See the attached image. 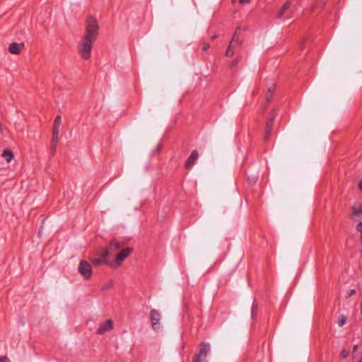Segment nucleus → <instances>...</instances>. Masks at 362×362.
Here are the masks:
<instances>
[{
	"label": "nucleus",
	"mask_w": 362,
	"mask_h": 362,
	"mask_svg": "<svg viewBox=\"0 0 362 362\" xmlns=\"http://www.w3.org/2000/svg\"><path fill=\"white\" fill-rule=\"evenodd\" d=\"M99 33V25L95 18L90 16L86 21L85 34L78 44V52L82 59L86 60L91 56L94 42Z\"/></svg>",
	"instance_id": "nucleus-1"
},
{
	"label": "nucleus",
	"mask_w": 362,
	"mask_h": 362,
	"mask_svg": "<svg viewBox=\"0 0 362 362\" xmlns=\"http://www.w3.org/2000/svg\"><path fill=\"white\" fill-rule=\"evenodd\" d=\"M132 251L133 248L132 247L122 249L118 254H117L113 260L106 261V264L114 269L119 267Z\"/></svg>",
	"instance_id": "nucleus-2"
},
{
	"label": "nucleus",
	"mask_w": 362,
	"mask_h": 362,
	"mask_svg": "<svg viewBox=\"0 0 362 362\" xmlns=\"http://www.w3.org/2000/svg\"><path fill=\"white\" fill-rule=\"evenodd\" d=\"M210 344L208 342H202L199 345V351L192 358V362H207L206 357L210 352Z\"/></svg>",
	"instance_id": "nucleus-3"
},
{
	"label": "nucleus",
	"mask_w": 362,
	"mask_h": 362,
	"mask_svg": "<svg viewBox=\"0 0 362 362\" xmlns=\"http://www.w3.org/2000/svg\"><path fill=\"white\" fill-rule=\"evenodd\" d=\"M150 320L152 325V328L155 331L160 330L161 325L160 320H161V313L156 309H151L150 312Z\"/></svg>",
	"instance_id": "nucleus-4"
},
{
	"label": "nucleus",
	"mask_w": 362,
	"mask_h": 362,
	"mask_svg": "<svg viewBox=\"0 0 362 362\" xmlns=\"http://www.w3.org/2000/svg\"><path fill=\"white\" fill-rule=\"evenodd\" d=\"M79 273L86 279H88L92 276L91 265L87 261H81L78 266Z\"/></svg>",
	"instance_id": "nucleus-5"
},
{
	"label": "nucleus",
	"mask_w": 362,
	"mask_h": 362,
	"mask_svg": "<svg viewBox=\"0 0 362 362\" xmlns=\"http://www.w3.org/2000/svg\"><path fill=\"white\" fill-rule=\"evenodd\" d=\"M122 247V243L118 241L117 239H112L105 250L102 253L103 257H107L112 252L119 250Z\"/></svg>",
	"instance_id": "nucleus-6"
},
{
	"label": "nucleus",
	"mask_w": 362,
	"mask_h": 362,
	"mask_svg": "<svg viewBox=\"0 0 362 362\" xmlns=\"http://www.w3.org/2000/svg\"><path fill=\"white\" fill-rule=\"evenodd\" d=\"M238 30H236L233 36L231 41L230 42V45L226 50V55L227 57H231L234 54V50L237 46L240 45L238 38L237 37Z\"/></svg>",
	"instance_id": "nucleus-7"
},
{
	"label": "nucleus",
	"mask_w": 362,
	"mask_h": 362,
	"mask_svg": "<svg viewBox=\"0 0 362 362\" xmlns=\"http://www.w3.org/2000/svg\"><path fill=\"white\" fill-rule=\"evenodd\" d=\"M113 322L112 320H107L105 322H103L99 326L97 334H104L105 332L110 331L113 329Z\"/></svg>",
	"instance_id": "nucleus-8"
},
{
	"label": "nucleus",
	"mask_w": 362,
	"mask_h": 362,
	"mask_svg": "<svg viewBox=\"0 0 362 362\" xmlns=\"http://www.w3.org/2000/svg\"><path fill=\"white\" fill-rule=\"evenodd\" d=\"M198 157H199V153L197 150H194L190 156H189V158H187L186 163H185V168H191L194 164L195 163V162L197 161V160L198 159Z\"/></svg>",
	"instance_id": "nucleus-9"
},
{
	"label": "nucleus",
	"mask_w": 362,
	"mask_h": 362,
	"mask_svg": "<svg viewBox=\"0 0 362 362\" xmlns=\"http://www.w3.org/2000/svg\"><path fill=\"white\" fill-rule=\"evenodd\" d=\"M24 47L23 43L12 42L8 47V51L11 54H18Z\"/></svg>",
	"instance_id": "nucleus-10"
},
{
	"label": "nucleus",
	"mask_w": 362,
	"mask_h": 362,
	"mask_svg": "<svg viewBox=\"0 0 362 362\" xmlns=\"http://www.w3.org/2000/svg\"><path fill=\"white\" fill-rule=\"evenodd\" d=\"M274 120V116L273 115H270V118L267 121L266 123V130H265V135H264V139L267 140L269 138V135L270 134V132L272 131V127H273V122Z\"/></svg>",
	"instance_id": "nucleus-11"
},
{
	"label": "nucleus",
	"mask_w": 362,
	"mask_h": 362,
	"mask_svg": "<svg viewBox=\"0 0 362 362\" xmlns=\"http://www.w3.org/2000/svg\"><path fill=\"white\" fill-rule=\"evenodd\" d=\"M61 123L62 117L60 115H57L54 119V126L52 129V132H54L55 134H59Z\"/></svg>",
	"instance_id": "nucleus-12"
},
{
	"label": "nucleus",
	"mask_w": 362,
	"mask_h": 362,
	"mask_svg": "<svg viewBox=\"0 0 362 362\" xmlns=\"http://www.w3.org/2000/svg\"><path fill=\"white\" fill-rule=\"evenodd\" d=\"M1 156L7 161V163H10L13 158V154L9 149L4 150Z\"/></svg>",
	"instance_id": "nucleus-13"
},
{
	"label": "nucleus",
	"mask_w": 362,
	"mask_h": 362,
	"mask_svg": "<svg viewBox=\"0 0 362 362\" xmlns=\"http://www.w3.org/2000/svg\"><path fill=\"white\" fill-rule=\"evenodd\" d=\"M362 214V206H354L351 209V216L352 218H355L356 216Z\"/></svg>",
	"instance_id": "nucleus-14"
},
{
	"label": "nucleus",
	"mask_w": 362,
	"mask_h": 362,
	"mask_svg": "<svg viewBox=\"0 0 362 362\" xmlns=\"http://www.w3.org/2000/svg\"><path fill=\"white\" fill-rule=\"evenodd\" d=\"M102 258H93L91 259V263L94 266H98L102 264H106V261H109L107 257H103L101 255Z\"/></svg>",
	"instance_id": "nucleus-15"
},
{
	"label": "nucleus",
	"mask_w": 362,
	"mask_h": 362,
	"mask_svg": "<svg viewBox=\"0 0 362 362\" xmlns=\"http://www.w3.org/2000/svg\"><path fill=\"white\" fill-rule=\"evenodd\" d=\"M290 6H291V3L289 1H286L283 5L279 11L278 15H277L278 18H281L283 16V15L284 14V13L286 12V11L290 7Z\"/></svg>",
	"instance_id": "nucleus-16"
},
{
	"label": "nucleus",
	"mask_w": 362,
	"mask_h": 362,
	"mask_svg": "<svg viewBox=\"0 0 362 362\" xmlns=\"http://www.w3.org/2000/svg\"><path fill=\"white\" fill-rule=\"evenodd\" d=\"M346 317L344 315H341L338 317L337 324L339 327H342L346 323Z\"/></svg>",
	"instance_id": "nucleus-17"
},
{
	"label": "nucleus",
	"mask_w": 362,
	"mask_h": 362,
	"mask_svg": "<svg viewBox=\"0 0 362 362\" xmlns=\"http://www.w3.org/2000/svg\"><path fill=\"white\" fill-rule=\"evenodd\" d=\"M58 135L55 134L54 132H52V139L51 141V145L57 146V142H58Z\"/></svg>",
	"instance_id": "nucleus-18"
},
{
	"label": "nucleus",
	"mask_w": 362,
	"mask_h": 362,
	"mask_svg": "<svg viewBox=\"0 0 362 362\" xmlns=\"http://www.w3.org/2000/svg\"><path fill=\"white\" fill-rule=\"evenodd\" d=\"M349 355V351L346 349H343L341 350V353H340V356L343 358V359H345Z\"/></svg>",
	"instance_id": "nucleus-19"
},
{
	"label": "nucleus",
	"mask_w": 362,
	"mask_h": 362,
	"mask_svg": "<svg viewBox=\"0 0 362 362\" xmlns=\"http://www.w3.org/2000/svg\"><path fill=\"white\" fill-rule=\"evenodd\" d=\"M273 96V93L267 92L265 95V98L267 103H269V101L272 100Z\"/></svg>",
	"instance_id": "nucleus-20"
},
{
	"label": "nucleus",
	"mask_w": 362,
	"mask_h": 362,
	"mask_svg": "<svg viewBox=\"0 0 362 362\" xmlns=\"http://www.w3.org/2000/svg\"><path fill=\"white\" fill-rule=\"evenodd\" d=\"M355 293H356L355 289H350L349 291H347L346 298H349V297L352 296L353 295H354Z\"/></svg>",
	"instance_id": "nucleus-21"
},
{
	"label": "nucleus",
	"mask_w": 362,
	"mask_h": 362,
	"mask_svg": "<svg viewBox=\"0 0 362 362\" xmlns=\"http://www.w3.org/2000/svg\"><path fill=\"white\" fill-rule=\"evenodd\" d=\"M113 282L112 281H110L105 286L102 288L103 290L107 289L109 287L112 286Z\"/></svg>",
	"instance_id": "nucleus-22"
},
{
	"label": "nucleus",
	"mask_w": 362,
	"mask_h": 362,
	"mask_svg": "<svg viewBox=\"0 0 362 362\" xmlns=\"http://www.w3.org/2000/svg\"><path fill=\"white\" fill-rule=\"evenodd\" d=\"M257 309V305H255V303H253V305H252V317H253V316L255 315V314L256 313Z\"/></svg>",
	"instance_id": "nucleus-23"
},
{
	"label": "nucleus",
	"mask_w": 362,
	"mask_h": 362,
	"mask_svg": "<svg viewBox=\"0 0 362 362\" xmlns=\"http://www.w3.org/2000/svg\"><path fill=\"white\" fill-rule=\"evenodd\" d=\"M0 362H10L8 358L6 356L0 357Z\"/></svg>",
	"instance_id": "nucleus-24"
},
{
	"label": "nucleus",
	"mask_w": 362,
	"mask_h": 362,
	"mask_svg": "<svg viewBox=\"0 0 362 362\" xmlns=\"http://www.w3.org/2000/svg\"><path fill=\"white\" fill-rule=\"evenodd\" d=\"M275 87H276L275 84H273L272 86H270L267 92L273 93L274 91L275 90Z\"/></svg>",
	"instance_id": "nucleus-25"
},
{
	"label": "nucleus",
	"mask_w": 362,
	"mask_h": 362,
	"mask_svg": "<svg viewBox=\"0 0 362 362\" xmlns=\"http://www.w3.org/2000/svg\"><path fill=\"white\" fill-rule=\"evenodd\" d=\"M356 230H357L358 232H360V233H362V222H360V223L357 225V226H356Z\"/></svg>",
	"instance_id": "nucleus-26"
},
{
	"label": "nucleus",
	"mask_w": 362,
	"mask_h": 362,
	"mask_svg": "<svg viewBox=\"0 0 362 362\" xmlns=\"http://www.w3.org/2000/svg\"><path fill=\"white\" fill-rule=\"evenodd\" d=\"M251 0H239V2L242 4H246L250 3Z\"/></svg>",
	"instance_id": "nucleus-27"
},
{
	"label": "nucleus",
	"mask_w": 362,
	"mask_h": 362,
	"mask_svg": "<svg viewBox=\"0 0 362 362\" xmlns=\"http://www.w3.org/2000/svg\"><path fill=\"white\" fill-rule=\"evenodd\" d=\"M56 147L57 146H51V153L52 155H54L55 152H56Z\"/></svg>",
	"instance_id": "nucleus-28"
},
{
	"label": "nucleus",
	"mask_w": 362,
	"mask_h": 362,
	"mask_svg": "<svg viewBox=\"0 0 362 362\" xmlns=\"http://www.w3.org/2000/svg\"><path fill=\"white\" fill-rule=\"evenodd\" d=\"M209 48V44H204V46H203V50L204 51H207Z\"/></svg>",
	"instance_id": "nucleus-29"
},
{
	"label": "nucleus",
	"mask_w": 362,
	"mask_h": 362,
	"mask_svg": "<svg viewBox=\"0 0 362 362\" xmlns=\"http://www.w3.org/2000/svg\"><path fill=\"white\" fill-rule=\"evenodd\" d=\"M238 59H235V60L233 61L230 63V66L233 67V66H236V64H238Z\"/></svg>",
	"instance_id": "nucleus-30"
},
{
	"label": "nucleus",
	"mask_w": 362,
	"mask_h": 362,
	"mask_svg": "<svg viewBox=\"0 0 362 362\" xmlns=\"http://www.w3.org/2000/svg\"><path fill=\"white\" fill-rule=\"evenodd\" d=\"M357 349H358V345L357 344H355L354 346H353V352H356L357 351Z\"/></svg>",
	"instance_id": "nucleus-31"
},
{
	"label": "nucleus",
	"mask_w": 362,
	"mask_h": 362,
	"mask_svg": "<svg viewBox=\"0 0 362 362\" xmlns=\"http://www.w3.org/2000/svg\"><path fill=\"white\" fill-rule=\"evenodd\" d=\"M358 188L362 191V180L358 183Z\"/></svg>",
	"instance_id": "nucleus-32"
},
{
	"label": "nucleus",
	"mask_w": 362,
	"mask_h": 362,
	"mask_svg": "<svg viewBox=\"0 0 362 362\" xmlns=\"http://www.w3.org/2000/svg\"><path fill=\"white\" fill-rule=\"evenodd\" d=\"M358 362H362V349H361V351L360 353V357H359V359H358Z\"/></svg>",
	"instance_id": "nucleus-33"
},
{
	"label": "nucleus",
	"mask_w": 362,
	"mask_h": 362,
	"mask_svg": "<svg viewBox=\"0 0 362 362\" xmlns=\"http://www.w3.org/2000/svg\"><path fill=\"white\" fill-rule=\"evenodd\" d=\"M216 37V36H213L212 39H215Z\"/></svg>",
	"instance_id": "nucleus-34"
}]
</instances>
